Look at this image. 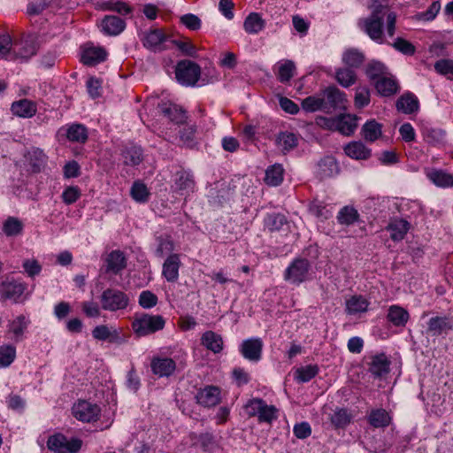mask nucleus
<instances>
[{
	"label": "nucleus",
	"mask_w": 453,
	"mask_h": 453,
	"mask_svg": "<svg viewBox=\"0 0 453 453\" xmlns=\"http://www.w3.org/2000/svg\"><path fill=\"white\" fill-rule=\"evenodd\" d=\"M13 42L8 34L0 35V57L5 60H13Z\"/></svg>",
	"instance_id": "obj_56"
},
{
	"label": "nucleus",
	"mask_w": 453,
	"mask_h": 453,
	"mask_svg": "<svg viewBox=\"0 0 453 453\" xmlns=\"http://www.w3.org/2000/svg\"><path fill=\"white\" fill-rule=\"evenodd\" d=\"M130 195L135 202L146 203L150 198V193L144 183L136 180L131 187Z\"/></svg>",
	"instance_id": "obj_52"
},
{
	"label": "nucleus",
	"mask_w": 453,
	"mask_h": 453,
	"mask_svg": "<svg viewBox=\"0 0 453 453\" xmlns=\"http://www.w3.org/2000/svg\"><path fill=\"white\" fill-rule=\"evenodd\" d=\"M187 357V353L180 351L173 357H168L157 355L152 357L150 361V368L156 376L159 378L170 377L177 368L178 363L181 364Z\"/></svg>",
	"instance_id": "obj_3"
},
{
	"label": "nucleus",
	"mask_w": 453,
	"mask_h": 453,
	"mask_svg": "<svg viewBox=\"0 0 453 453\" xmlns=\"http://www.w3.org/2000/svg\"><path fill=\"white\" fill-rule=\"evenodd\" d=\"M277 69V78L281 83L288 82L296 74V65L289 59L278 62Z\"/></svg>",
	"instance_id": "obj_37"
},
{
	"label": "nucleus",
	"mask_w": 453,
	"mask_h": 453,
	"mask_svg": "<svg viewBox=\"0 0 453 453\" xmlns=\"http://www.w3.org/2000/svg\"><path fill=\"white\" fill-rule=\"evenodd\" d=\"M173 190L182 196H187L193 193L195 190L193 175L186 171L177 173Z\"/></svg>",
	"instance_id": "obj_14"
},
{
	"label": "nucleus",
	"mask_w": 453,
	"mask_h": 453,
	"mask_svg": "<svg viewBox=\"0 0 453 453\" xmlns=\"http://www.w3.org/2000/svg\"><path fill=\"white\" fill-rule=\"evenodd\" d=\"M365 73L370 80L376 82L379 79L388 74V72L387 67L381 62L373 60L368 63Z\"/></svg>",
	"instance_id": "obj_55"
},
{
	"label": "nucleus",
	"mask_w": 453,
	"mask_h": 453,
	"mask_svg": "<svg viewBox=\"0 0 453 453\" xmlns=\"http://www.w3.org/2000/svg\"><path fill=\"white\" fill-rule=\"evenodd\" d=\"M157 296L149 290L142 291L139 296V304L144 309H150L157 305Z\"/></svg>",
	"instance_id": "obj_64"
},
{
	"label": "nucleus",
	"mask_w": 453,
	"mask_h": 453,
	"mask_svg": "<svg viewBox=\"0 0 453 453\" xmlns=\"http://www.w3.org/2000/svg\"><path fill=\"white\" fill-rule=\"evenodd\" d=\"M245 410L249 416L257 417L259 422L271 423L277 418L278 410L260 398L250 400L245 405Z\"/></svg>",
	"instance_id": "obj_7"
},
{
	"label": "nucleus",
	"mask_w": 453,
	"mask_h": 453,
	"mask_svg": "<svg viewBox=\"0 0 453 453\" xmlns=\"http://www.w3.org/2000/svg\"><path fill=\"white\" fill-rule=\"evenodd\" d=\"M326 101L324 98L318 96H308L302 102L303 110L309 112H314L325 108Z\"/></svg>",
	"instance_id": "obj_62"
},
{
	"label": "nucleus",
	"mask_w": 453,
	"mask_h": 453,
	"mask_svg": "<svg viewBox=\"0 0 453 453\" xmlns=\"http://www.w3.org/2000/svg\"><path fill=\"white\" fill-rule=\"evenodd\" d=\"M409 228L410 224L408 221L402 219H395L390 221L387 230L390 234V238L395 242H398L404 238Z\"/></svg>",
	"instance_id": "obj_30"
},
{
	"label": "nucleus",
	"mask_w": 453,
	"mask_h": 453,
	"mask_svg": "<svg viewBox=\"0 0 453 453\" xmlns=\"http://www.w3.org/2000/svg\"><path fill=\"white\" fill-rule=\"evenodd\" d=\"M345 154L357 160H365L371 157L372 150L362 142H351L344 147Z\"/></svg>",
	"instance_id": "obj_25"
},
{
	"label": "nucleus",
	"mask_w": 453,
	"mask_h": 453,
	"mask_svg": "<svg viewBox=\"0 0 453 453\" xmlns=\"http://www.w3.org/2000/svg\"><path fill=\"white\" fill-rule=\"evenodd\" d=\"M126 266L124 254L119 250L111 251L107 257V269L114 273H119Z\"/></svg>",
	"instance_id": "obj_51"
},
{
	"label": "nucleus",
	"mask_w": 453,
	"mask_h": 453,
	"mask_svg": "<svg viewBox=\"0 0 453 453\" xmlns=\"http://www.w3.org/2000/svg\"><path fill=\"white\" fill-rule=\"evenodd\" d=\"M100 302L103 310L114 312L127 309L130 300L125 292L116 288H107L101 294Z\"/></svg>",
	"instance_id": "obj_5"
},
{
	"label": "nucleus",
	"mask_w": 453,
	"mask_h": 453,
	"mask_svg": "<svg viewBox=\"0 0 453 453\" xmlns=\"http://www.w3.org/2000/svg\"><path fill=\"white\" fill-rule=\"evenodd\" d=\"M370 303L362 296H352L346 301V311L349 315L365 312Z\"/></svg>",
	"instance_id": "obj_36"
},
{
	"label": "nucleus",
	"mask_w": 453,
	"mask_h": 453,
	"mask_svg": "<svg viewBox=\"0 0 453 453\" xmlns=\"http://www.w3.org/2000/svg\"><path fill=\"white\" fill-rule=\"evenodd\" d=\"M263 342L259 338H251L242 342L241 353L250 361H258L261 358Z\"/></svg>",
	"instance_id": "obj_17"
},
{
	"label": "nucleus",
	"mask_w": 453,
	"mask_h": 453,
	"mask_svg": "<svg viewBox=\"0 0 453 453\" xmlns=\"http://www.w3.org/2000/svg\"><path fill=\"white\" fill-rule=\"evenodd\" d=\"M82 441L77 437H66L63 434L50 435L47 441L50 450L55 453H77L82 447Z\"/></svg>",
	"instance_id": "obj_6"
},
{
	"label": "nucleus",
	"mask_w": 453,
	"mask_h": 453,
	"mask_svg": "<svg viewBox=\"0 0 453 453\" xmlns=\"http://www.w3.org/2000/svg\"><path fill=\"white\" fill-rule=\"evenodd\" d=\"M196 398L200 405L209 408L213 407L219 403L221 391L216 386H206L198 390Z\"/></svg>",
	"instance_id": "obj_13"
},
{
	"label": "nucleus",
	"mask_w": 453,
	"mask_h": 453,
	"mask_svg": "<svg viewBox=\"0 0 453 453\" xmlns=\"http://www.w3.org/2000/svg\"><path fill=\"white\" fill-rule=\"evenodd\" d=\"M155 241L156 248L154 253L156 257L162 258L165 256L173 254V251L174 250V242L170 235H158L156 237Z\"/></svg>",
	"instance_id": "obj_33"
},
{
	"label": "nucleus",
	"mask_w": 453,
	"mask_h": 453,
	"mask_svg": "<svg viewBox=\"0 0 453 453\" xmlns=\"http://www.w3.org/2000/svg\"><path fill=\"white\" fill-rule=\"evenodd\" d=\"M122 155L124 163L127 165H138L142 161V150L136 145L126 147Z\"/></svg>",
	"instance_id": "obj_46"
},
{
	"label": "nucleus",
	"mask_w": 453,
	"mask_h": 453,
	"mask_svg": "<svg viewBox=\"0 0 453 453\" xmlns=\"http://www.w3.org/2000/svg\"><path fill=\"white\" fill-rule=\"evenodd\" d=\"M410 319V314L403 307L394 304L389 306L387 314V319L393 326L404 327Z\"/></svg>",
	"instance_id": "obj_24"
},
{
	"label": "nucleus",
	"mask_w": 453,
	"mask_h": 453,
	"mask_svg": "<svg viewBox=\"0 0 453 453\" xmlns=\"http://www.w3.org/2000/svg\"><path fill=\"white\" fill-rule=\"evenodd\" d=\"M421 134L424 140L433 146H440L446 141V132L441 128L424 126Z\"/></svg>",
	"instance_id": "obj_26"
},
{
	"label": "nucleus",
	"mask_w": 453,
	"mask_h": 453,
	"mask_svg": "<svg viewBox=\"0 0 453 453\" xmlns=\"http://www.w3.org/2000/svg\"><path fill=\"white\" fill-rule=\"evenodd\" d=\"M265 27V21L257 12L249 14L243 23V28L248 34H258Z\"/></svg>",
	"instance_id": "obj_44"
},
{
	"label": "nucleus",
	"mask_w": 453,
	"mask_h": 453,
	"mask_svg": "<svg viewBox=\"0 0 453 453\" xmlns=\"http://www.w3.org/2000/svg\"><path fill=\"white\" fill-rule=\"evenodd\" d=\"M24 229L23 222L16 217H8L3 223V233L7 237H13L22 234Z\"/></svg>",
	"instance_id": "obj_42"
},
{
	"label": "nucleus",
	"mask_w": 453,
	"mask_h": 453,
	"mask_svg": "<svg viewBox=\"0 0 453 453\" xmlns=\"http://www.w3.org/2000/svg\"><path fill=\"white\" fill-rule=\"evenodd\" d=\"M96 8L100 11L116 12L121 15H127L132 12V8L127 4L121 1L96 3Z\"/></svg>",
	"instance_id": "obj_43"
},
{
	"label": "nucleus",
	"mask_w": 453,
	"mask_h": 453,
	"mask_svg": "<svg viewBox=\"0 0 453 453\" xmlns=\"http://www.w3.org/2000/svg\"><path fill=\"white\" fill-rule=\"evenodd\" d=\"M17 357L16 347L12 343L0 345V368L10 367Z\"/></svg>",
	"instance_id": "obj_40"
},
{
	"label": "nucleus",
	"mask_w": 453,
	"mask_h": 453,
	"mask_svg": "<svg viewBox=\"0 0 453 453\" xmlns=\"http://www.w3.org/2000/svg\"><path fill=\"white\" fill-rule=\"evenodd\" d=\"M165 325V320L161 315L142 313L134 316L132 328L137 336L142 337L162 330Z\"/></svg>",
	"instance_id": "obj_2"
},
{
	"label": "nucleus",
	"mask_w": 453,
	"mask_h": 453,
	"mask_svg": "<svg viewBox=\"0 0 453 453\" xmlns=\"http://www.w3.org/2000/svg\"><path fill=\"white\" fill-rule=\"evenodd\" d=\"M27 288V284L20 280H6L1 283L0 296L4 300L19 303Z\"/></svg>",
	"instance_id": "obj_12"
},
{
	"label": "nucleus",
	"mask_w": 453,
	"mask_h": 453,
	"mask_svg": "<svg viewBox=\"0 0 453 453\" xmlns=\"http://www.w3.org/2000/svg\"><path fill=\"white\" fill-rule=\"evenodd\" d=\"M11 110L16 116L21 118H31L37 111L36 104L27 99H21L12 103Z\"/></svg>",
	"instance_id": "obj_29"
},
{
	"label": "nucleus",
	"mask_w": 453,
	"mask_h": 453,
	"mask_svg": "<svg viewBox=\"0 0 453 453\" xmlns=\"http://www.w3.org/2000/svg\"><path fill=\"white\" fill-rule=\"evenodd\" d=\"M369 371L375 377H381L389 372L390 361L383 353L372 356L369 363Z\"/></svg>",
	"instance_id": "obj_27"
},
{
	"label": "nucleus",
	"mask_w": 453,
	"mask_h": 453,
	"mask_svg": "<svg viewBox=\"0 0 453 453\" xmlns=\"http://www.w3.org/2000/svg\"><path fill=\"white\" fill-rule=\"evenodd\" d=\"M426 176L437 187H453V174L448 173L442 170L432 169L426 173Z\"/></svg>",
	"instance_id": "obj_35"
},
{
	"label": "nucleus",
	"mask_w": 453,
	"mask_h": 453,
	"mask_svg": "<svg viewBox=\"0 0 453 453\" xmlns=\"http://www.w3.org/2000/svg\"><path fill=\"white\" fill-rule=\"evenodd\" d=\"M319 366L317 365H308L297 368L294 372V378L300 383L310 381L319 373Z\"/></svg>",
	"instance_id": "obj_49"
},
{
	"label": "nucleus",
	"mask_w": 453,
	"mask_h": 453,
	"mask_svg": "<svg viewBox=\"0 0 453 453\" xmlns=\"http://www.w3.org/2000/svg\"><path fill=\"white\" fill-rule=\"evenodd\" d=\"M372 13L368 18L359 19L358 25L368 36L378 43L384 42L383 22L386 18L387 34L391 37L395 34L396 16L389 12L388 0H372Z\"/></svg>",
	"instance_id": "obj_1"
},
{
	"label": "nucleus",
	"mask_w": 453,
	"mask_h": 453,
	"mask_svg": "<svg viewBox=\"0 0 453 453\" xmlns=\"http://www.w3.org/2000/svg\"><path fill=\"white\" fill-rule=\"evenodd\" d=\"M310 212L317 218L326 219L332 216V211L323 202L313 201L309 207Z\"/></svg>",
	"instance_id": "obj_61"
},
{
	"label": "nucleus",
	"mask_w": 453,
	"mask_h": 453,
	"mask_svg": "<svg viewBox=\"0 0 453 453\" xmlns=\"http://www.w3.org/2000/svg\"><path fill=\"white\" fill-rule=\"evenodd\" d=\"M92 336L98 341H108L111 343H120V333L116 328H110L106 325H100L94 327Z\"/></svg>",
	"instance_id": "obj_23"
},
{
	"label": "nucleus",
	"mask_w": 453,
	"mask_h": 453,
	"mask_svg": "<svg viewBox=\"0 0 453 453\" xmlns=\"http://www.w3.org/2000/svg\"><path fill=\"white\" fill-rule=\"evenodd\" d=\"M25 157L34 172H40L47 163V156L39 148L28 150Z\"/></svg>",
	"instance_id": "obj_28"
},
{
	"label": "nucleus",
	"mask_w": 453,
	"mask_h": 453,
	"mask_svg": "<svg viewBox=\"0 0 453 453\" xmlns=\"http://www.w3.org/2000/svg\"><path fill=\"white\" fill-rule=\"evenodd\" d=\"M181 261L179 254H170L162 265V276L168 282H176L179 279V270Z\"/></svg>",
	"instance_id": "obj_15"
},
{
	"label": "nucleus",
	"mask_w": 453,
	"mask_h": 453,
	"mask_svg": "<svg viewBox=\"0 0 453 453\" xmlns=\"http://www.w3.org/2000/svg\"><path fill=\"white\" fill-rule=\"evenodd\" d=\"M66 136L69 141L83 143L88 139L87 128L81 124H73L67 129Z\"/></svg>",
	"instance_id": "obj_54"
},
{
	"label": "nucleus",
	"mask_w": 453,
	"mask_h": 453,
	"mask_svg": "<svg viewBox=\"0 0 453 453\" xmlns=\"http://www.w3.org/2000/svg\"><path fill=\"white\" fill-rule=\"evenodd\" d=\"M361 134L368 142H373L382 135V126L375 119L367 120L361 129Z\"/></svg>",
	"instance_id": "obj_34"
},
{
	"label": "nucleus",
	"mask_w": 453,
	"mask_h": 453,
	"mask_svg": "<svg viewBox=\"0 0 453 453\" xmlns=\"http://www.w3.org/2000/svg\"><path fill=\"white\" fill-rule=\"evenodd\" d=\"M107 53L102 47H85L81 51V61L85 65L94 66L106 59Z\"/></svg>",
	"instance_id": "obj_18"
},
{
	"label": "nucleus",
	"mask_w": 453,
	"mask_h": 453,
	"mask_svg": "<svg viewBox=\"0 0 453 453\" xmlns=\"http://www.w3.org/2000/svg\"><path fill=\"white\" fill-rule=\"evenodd\" d=\"M284 169L281 165L269 166L265 172V181L270 186H279L283 180Z\"/></svg>",
	"instance_id": "obj_47"
},
{
	"label": "nucleus",
	"mask_w": 453,
	"mask_h": 453,
	"mask_svg": "<svg viewBox=\"0 0 453 453\" xmlns=\"http://www.w3.org/2000/svg\"><path fill=\"white\" fill-rule=\"evenodd\" d=\"M37 52L35 38L28 35L13 43V60L27 62Z\"/></svg>",
	"instance_id": "obj_11"
},
{
	"label": "nucleus",
	"mask_w": 453,
	"mask_h": 453,
	"mask_svg": "<svg viewBox=\"0 0 453 453\" xmlns=\"http://www.w3.org/2000/svg\"><path fill=\"white\" fill-rule=\"evenodd\" d=\"M100 28L104 35L116 36L124 31L126 22L118 16L107 15L102 19Z\"/></svg>",
	"instance_id": "obj_16"
},
{
	"label": "nucleus",
	"mask_w": 453,
	"mask_h": 453,
	"mask_svg": "<svg viewBox=\"0 0 453 453\" xmlns=\"http://www.w3.org/2000/svg\"><path fill=\"white\" fill-rule=\"evenodd\" d=\"M359 214L357 211L351 206H344L337 215V220L341 225L349 226L358 220Z\"/></svg>",
	"instance_id": "obj_53"
},
{
	"label": "nucleus",
	"mask_w": 453,
	"mask_h": 453,
	"mask_svg": "<svg viewBox=\"0 0 453 453\" xmlns=\"http://www.w3.org/2000/svg\"><path fill=\"white\" fill-rule=\"evenodd\" d=\"M72 412L78 420L90 423L98 419L101 408L96 403L82 400L73 404Z\"/></svg>",
	"instance_id": "obj_10"
},
{
	"label": "nucleus",
	"mask_w": 453,
	"mask_h": 453,
	"mask_svg": "<svg viewBox=\"0 0 453 453\" xmlns=\"http://www.w3.org/2000/svg\"><path fill=\"white\" fill-rule=\"evenodd\" d=\"M354 104L358 109H362L370 104V90L366 87L357 88Z\"/></svg>",
	"instance_id": "obj_63"
},
{
	"label": "nucleus",
	"mask_w": 453,
	"mask_h": 453,
	"mask_svg": "<svg viewBox=\"0 0 453 453\" xmlns=\"http://www.w3.org/2000/svg\"><path fill=\"white\" fill-rule=\"evenodd\" d=\"M200 74V66L190 60L180 61L175 68L176 80L183 86L196 85L199 80Z\"/></svg>",
	"instance_id": "obj_8"
},
{
	"label": "nucleus",
	"mask_w": 453,
	"mask_h": 453,
	"mask_svg": "<svg viewBox=\"0 0 453 453\" xmlns=\"http://www.w3.org/2000/svg\"><path fill=\"white\" fill-rule=\"evenodd\" d=\"M396 108L405 114L413 113L418 109V100L412 94L403 95L396 102Z\"/></svg>",
	"instance_id": "obj_41"
},
{
	"label": "nucleus",
	"mask_w": 453,
	"mask_h": 453,
	"mask_svg": "<svg viewBox=\"0 0 453 453\" xmlns=\"http://www.w3.org/2000/svg\"><path fill=\"white\" fill-rule=\"evenodd\" d=\"M342 61L349 67H358L364 61V55L357 50L349 49L343 52Z\"/></svg>",
	"instance_id": "obj_59"
},
{
	"label": "nucleus",
	"mask_w": 453,
	"mask_h": 453,
	"mask_svg": "<svg viewBox=\"0 0 453 453\" xmlns=\"http://www.w3.org/2000/svg\"><path fill=\"white\" fill-rule=\"evenodd\" d=\"M297 136L290 132H281L277 138L279 148L285 153L292 150L297 146Z\"/></svg>",
	"instance_id": "obj_50"
},
{
	"label": "nucleus",
	"mask_w": 453,
	"mask_h": 453,
	"mask_svg": "<svg viewBox=\"0 0 453 453\" xmlns=\"http://www.w3.org/2000/svg\"><path fill=\"white\" fill-rule=\"evenodd\" d=\"M351 420L352 415L344 408L336 409L330 417V421L336 429L345 428Z\"/></svg>",
	"instance_id": "obj_45"
},
{
	"label": "nucleus",
	"mask_w": 453,
	"mask_h": 453,
	"mask_svg": "<svg viewBox=\"0 0 453 453\" xmlns=\"http://www.w3.org/2000/svg\"><path fill=\"white\" fill-rule=\"evenodd\" d=\"M286 222L285 216L280 213L267 214L264 219L265 227L271 232L281 229Z\"/></svg>",
	"instance_id": "obj_57"
},
{
	"label": "nucleus",
	"mask_w": 453,
	"mask_h": 453,
	"mask_svg": "<svg viewBox=\"0 0 453 453\" xmlns=\"http://www.w3.org/2000/svg\"><path fill=\"white\" fill-rule=\"evenodd\" d=\"M324 99L334 108L342 106L346 101L345 93L335 87H329L325 90Z\"/></svg>",
	"instance_id": "obj_48"
},
{
	"label": "nucleus",
	"mask_w": 453,
	"mask_h": 453,
	"mask_svg": "<svg viewBox=\"0 0 453 453\" xmlns=\"http://www.w3.org/2000/svg\"><path fill=\"white\" fill-rule=\"evenodd\" d=\"M376 90L382 96H390L397 92L398 86L395 79L387 74L375 82Z\"/></svg>",
	"instance_id": "obj_39"
},
{
	"label": "nucleus",
	"mask_w": 453,
	"mask_h": 453,
	"mask_svg": "<svg viewBox=\"0 0 453 453\" xmlns=\"http://www.w3.org/2000/svg\"><path fill=\"white\" fill-rule=\"evenodd\" d=\"M337 81L345 88H348L355 83L356 73L350 68H340L335 74Z\"/></svg>",
	"instance_id": "obj_60"
},
{
	"label": "nucleus",
	"mask_w": 453,
	"mask_h": 453,
	"mask_svg": "<svg viewBox=\"0 0 453 453\" xmlns=\"http://www.w3.org/2000/svg\"><path fill=\"white\" fill-rule=\"evenodd\" d=\"M339 172V166L334 157H326L318 165V174L321 179L333 177Z\"/></svg>",
	"instance_id": "obj_38"
},
{
	"label": "nucleus",
	"mask_w": 453,
	"mask_h": 453,
	"mask_svg": "<svg viewBox=\"0 0 453 453\" xmlns=\"http://www.w3.org/2000/svg\"><path fill=\"white\" fill-rule=\"evenodd\" d=\"M453 328V321L448 317H433L427 323V333L432 336L447 334Z\"/></svg>",
	"instance_id": "obj_19"
},
{
	"label": "nucleus",
	"mask_w": 453,
	"mask_h": 453,
	"mask_svg": "<svg viewBox=\"0 0 453 453\" xmlns=\"http://www.w3.org/2000/svg\"><path fill=\"white\" fill-rule=\"evenodd\" d=\"M201 343L207 349L217 354L223 349V339L220 334L213 331H206L201 337Z\"/></svg>",
	"instance_id": "obj_31"
},
{
	"label": "nucleus",
	"mask_w": 453,
	"mask_h": 453,
	"mask_svg": "<svg viewBox=\"0 0 453 453\" xmlns=\"http://www.w3.org/2000/svg\"><path fill=\"white\" fill-rule=\"evenodd\" d=\"M367 418L369 424L374 428H385L392 421L390 414L384 409L372 410Z\"/></svg>",
	"instance_id": "obj_32"
},
{
	"label": "nucleus",
	"mask_w": 453,
	"mask_h": 453,
	"mask_svg": "<svg viewBox=\"0 0 453 453\" xmlns=\"http://www.w3.org/2000/svg\"><path fill=\"white\" fill-rule=\"evenodd\" d=\"M331 122L330 127H335L341 134L350 135L357 126V117L352 115H342L334 119H327Z\"/></svg>",
	"instance_id": "obj_20"
},
{
	"label": "nucleus",
	"mask_w": 453,
	"mask_h": 453,
	"mask_svg": "<svg viewBox=\"0 0 453 453\" xmlns=\"http://www.w3.org/2000/svg\"><path fill=\"white\" fill-rule=\"evenodd\" d=\"M167 36L160 29H152L149 31L143 40V45L147 49L152 51H161L165 48L163 46L164 42L166 41Z\"/></svg>",
	"instance_id": "obj_21"
},
{
	"label": "nucleus",
	"mask_w": 453,
	"mask_h": 453,
	"mask_svg": "<svg viewBox=\"0 0 453 453\" xmlns=\"http://www.w3.org/2000/svg\"><path fill=\"white\" fill-rule=\"evenodd\" d=\"M311 263L306 258H295L285 269L283 278L290 284L299 286L310 279Z\"/></svg>",
	"instance_id": "obj_4"
},
{
	"label": "nucleus",
	"mask_w": 453,
	"mask_h": 453,
	"mask_svg": "<svg viewBox=\"0 0 453 453\" xmlns=\"http://www.w3.org/2000/svg\"><path fill=\"white\" fill-rule=\"evenodd\" d=\"M441 10L440 1H434L426 11L419 12L415 14L414 18L418 21L429 22L434 20Z\"/></svg>",
	"instance_id": "obj_58"
},
{
	"label": "nucleus",
	"mask_w": 453,
	"mask_h": 453,
	"mask_svg": "<svg viewBox=\"0 0 453 453\" xmlns=\"http://www.w3.org/2000/svg\"><path fill=\"white\" fill-rule=\"evenodd\" d=\"M160 112L175 124H182L186 121V111L176 104L163 103L158 105Z\"/></svg>",
	"instance_id": "obj_22"
},
{
	"label": "nucleus",
	"mask_w": 453,
	"mask_h": 453,
	"mask_svg": "<svg viewBox=\"0 0 453 453\" xmlns=\"http://www.w3.org/2000/svg\"><path fill=\"white\" fill-rule=\"evenodd\" d=\"M31 319L27 314H19L8 320L6 325V334L14 342H20L26 337Z\"/></svg>",
	"instance_id": "obj_9"
}]
</instances>
